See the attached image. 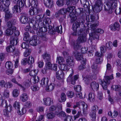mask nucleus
<instances>
[{
  "mask_svg": "<svg viewBox=\"0 0 121 121\" xmlns=\"http://www.w3.org/2000/svg\"><path fill=\"white\" fill-rule=\"evenodd\" d=\"M33 29L36 31L37 35L40 37L44 41H46L47 40L46 33L41 31V29L38 24H35L33 26Z\"/></svg>",
  "mask_w": 121,
  "mask_h": 121,
  "instance_id": "nucleus-1",
  "label": "nucleus"
},
{
  "mask_svg": "<svg viewBox=\"0 0 121 121\" xmlns=\"http://www.w3.org/2000/svg\"><path fill=\"white\" fill-rule=\"evenodd\" d=\"M104 79L101 80V84L103 89L106 90L107 89V85H109L110 82V80L114 78L113 74L110 76H106L104 77Z\"/></svg>",
  "mask_w": 121,
  "mask_h": 121,
  "instance_id": "nucleus-2",
  "label": "nucleus"
},
{
  "mask_svg": "<svg viewBox=\"0 0 121 121\" xmlns=\"http://www.w3.org/2000/svg\"><path fill=\"white\" fill-rule=\"evenodd\" d=\"M78 35H80L77 40L81 43L85 42L87 39L84 29H80L78 32Z\"/></svg>",
  "mask_w": 121,
  "mask_h": 121,
  "instance_id": "nucleus-3",
  "label": "nucleus"
},
{
  "mask_svg": "<svg viewBox=\"0 0 121 121\" xmlns=\"http://www.w3.org/2000/svg\"><path fill=\"white\" fill-rule=\"evenodd\" d=\"M25 4L24 0H18L17 3V4L14 6V10H15L17 12L20 13L21 11Z\"/></svg>",
  "mask_w": 121,
  "mask_h": 121,
  "instance_id": "nucleus-4",
  "label": "nucleus"
},
{
  "mask_svg": "<svg viewBox=\"0 0 121 121\" xmlns=\"http://www.w3.org/2000/svg\"><path fill=\"white\" fill-rule=\"evenodd\" d=\"M51 23V19L48 17H47L45 18L43 21V23L44 25L45 24L46 25H47L48 27V31L49 33L53 34L54 32L53 30V28L52 26L49 25V24Z\"/></svg>",
  "mask_w": 121,
  "mask_h": 121,
  "instance_id": "nucleus-5",
  "label": "nucleus"
},
{
  "mask_svg": "<svg viewBox=\"0 0 121 121\" xmlns=\"http://www.w3.org/2000/svg\"><path fill=\"white\" fill-rule=\"evenodd\" d=\"M90 18L89 16H87L86 18V20L87 21L89 22H92V23H95L96 22L98 21L97 20L99 19L98 16L95 14L91 15L90 16Z\"/></svg>",
  "mask_w": 121,
  "mask_h": 121,
  "instance_id": "nucleus-6",
  "label": "nucleus"
},
{
  "mask_svg": "<svg viewBox=\"0 0 121 121\" xmlns=\"http://www.w3.org/2000/svg\"><path fill=\"white\" fill-rule=\"evenodd\" d=\"M16 20L14 19H12L8 22L7 23V26L11 30H15L16 27L13 26L16 24Z\"/></svg>",
  "mask_w": 121,
  "mask_h": 121,
  "instance_id": "nucleus-7",
  "label": "nucleus"
},
{
  "mask_svg": "<svg viewBox=\"0 0 121 121\" xmlns=\"http://www.w3.org/2000/svg\"><path fill=\"white\" fill-rule=\"evenodd\" d=\"M3 11L5 12V16L4 17L5 20L6 22H7L9 20H11L13 17L12 14L9 11V9L8 8L6 9L3 10Z\"/></svg>",
  "mask_w": 121,
  "mask_h": 121,
  "instance_id": "nucleus-8",
  "label": "nucleus"
},
{
  "mask_svg": "<svg viewBox=\"0 0 121 121\" xmlns=\"http://www.w3.org/2000/svg\"><path fill=\"white\" fill-rule=\"evenodd\" d=\"M110 2H112L111 0H107V1L104 3V10L105 11H108V13H111L112 11L110 5Z\"/></svg>",
  "mask_w": 121,
  "mask_h": 121,
  "instance_id": "nucleus-9",
  "label": "nucleus"
},
{
  "mask_svg": "<svg viewBox=\"0 0 121 121\" xmlns=\"http://www.w3.org/2000/svg\"><path fill=\"white\" fill-rule=\"evenodd\" d=\"M80 43L77 39L76 41L72 40L71 42V45L73 46V48L76 50L81 47Z\"/></svg>",
  "mask_w": 121,
  "mask_h": 121,
  "instance_id": "nucleus-10",
  "label": "nucleus"
},
{
  "mask_svg": "<svg viewBox=\"0 0 121 121\" xmlns=\"http://www.w3.org/2000/svg\"><path fill=\"white\" fill-rule=\"evenodd\" d=\"M66 63L68 66L69 67H73L74 62L73 58L72 57L69 56L66 59Z\"/></svg>",
  "mask_w": 121,
  "mask_h": 121,
  "instance_id": "nucleus-11",
  "label": "nucleus"
},
{
  "mask_svg": "<svg viewBox=\"0 0 121 121\" xmlns=\"http://www.w3.org/2000/svg\"><path fill=\"white\" fill-rule=\"evenodd\" d=\"M73 55L78 60L82 61V59H86L83 57L82 54L81 53L78 52L76 50L73 52Z\"/></svg>",
  "mask_w": 121,
  "mask_h": 121,
  "instance_id": "nucleus-12",
  "label": "nucleus"
},
{
  "mask_svg": "<svg viewBox=\"0 0 121 121\" xmlns=\"http://www.w3.org/2000/svg\"><path fill=\"white\" fill-rule=\"evenodd\" d=\"M44 4L48 8H51L54 6L53 1L52 0H43Z\"/></svg>",
  "mask_w": 121,
  "mask_h": 121,
  "instance_id": "nucleus-13",
  "label": "nucleus"
},
{
  "mask_svg": "<svg viewBox=\"0 0 121 121\" xmlns=\"http://www.w3.org/2000/svg\"><path fill=\"white\" fill-rule=\"evenodd\" d=\"M21 22L23 24L28 23V17L27 15L26 14H24L21 15L20 18Z\"/></svg>",
  "mask_w": 121,
  "mask_h": 121,
  "instance_id": "nucleus-14",
  "label": "nucleus"
},
{
  "mask_svg": "<svg viewBox=\"0 0 121 121\" xmlns=\"http://www.w3.org/2000/svg\"><path fill=\"white\" fill-rule=\"evenodd\" d=\"M96 4V6L95 7V9H97V11L99 12L101 10L103 6L102 0H97Z\"/></svg>",
  "mask_w": 121,
  "mask_h": 121,
  "instance_id": "nucleus-15",
  "label": "nucleus"
},
{
  "mask_svg": "<svg viewBox=\"0 0 121 121\" xmlns=\"http://www.w3.org/2000/svg\"><path fill=\"white\" fill-rule=\"evenodd\" d=\"M110 28L112 31L118 30L120 28L119 24L118 22H115L113 25H111L110 26Z\"/></svg>",
  "mask_w": 121,
  "mask_h": 121,
  "instance_id": "nucleus-16",
  "label": "nucleus"
},
{
  "mask_svg": "<svg viewBox=\"0 0 121 121\" xmlns=\"http://www.w3.org/2000/svg\"><path fill=\"white\" fill-rule=\"evenodd\" d=\"M38 37L37 35H34L32 36V39L29 41V43L31 45L35 46L36 45L37 41H38L37 39Z\"/></svg>",
  "mask_w": 121,
  "mask_h": 121,
  "instance_id": "nucleus-17",
  "label": "nucleus"
},
{
  "mask_svg": "<svg viewBox=\"0 0 121 121\" xmlns=\"http://www.w3.org/2000/svg\"><path fill=\"white\" fill-rule=\"evenodd\" d=\"M91 88L93 91H98L99 88V84L93 81L91 84Z\"/></svg>",
  "mask_w": 121,
  "mask_h": 121,
  "instance_id": "nucleus-18",
  "label": "nucleus"
},
{
  "mask_svg": "<svg viewBox=\"0 0 121 121\" xmlns=\"http://www.w3.org/2000/svg\"><path fill=\"white\" fill-rule=\"evenodd\" d=\"M56 77L59 80L63 79L64 77V73L61 70H59L56 73Z\"/></svg>",
  "mask_w": 121,
  "mask_h": 121,
  "instance_id": "nucleus-19",
  "label": "nucleus"
},
{
  "mask_svg": "<svg viewBox=\"0 0 121 121\" xmlns=\"http://www.w3.org/2000/svg\"><path fill=\"white\" fill-rule=\"evenodd\" d=\"M82 61H81V65H80L78 67V69L79 70H82L85 68V65L86 64V59H82Z\"/></svg>",
  "mask_w": 121,
  "mask_h": 121,
  "instance_id": "nucleus-20",
  "label": "nucleus"
},
{
  "mask_svg": "<svg viewBox=\"0 0 121 121\" xmlns=\"http://www.w3.org/2000/svg\"><path fill=\"white\" fill-rule=\"evenodd\" d=\"M18 42V39L17 37L15 36H11L10 37V42L11 44L13 46L16 45Z\"/></svg>",
  "mask_w": 121,
  "mask_h": 121,
  "instance_id": "nucleus-21",
  "label": "nucleus"
},
{
  "mask_svg": "<svg viewBox=\"0 0 121 121\" xmlns=\"http://www.w3.org/2000/svg\"><path fill=\"white\" fill-rule=\"evenodd\" d=\"M80 21L78 22L77 21L73 24L72 26V29L73 31H77L78 28L80 27Z\"/></svg>",
  "mask_w": 121,
  "mask_h": 121,
  "instance_id": "nucleus-22",
  "label": "nucleus"
},
{
  "mask_svg": "<svg viewBox=\"0 0 121 121\" xmlns=\"http://www.w3.org/2000/svg\"><path fill=\"white\" fill-rule=\"evenodd\" d=\"M80 2L84 8L89 9L90 5L88 1L86 0H80Z\"/></svg>",
  "mask_w": 121,
  "mask_h": 121,
  "instance_id": "nucleus-23",
  "label": "nucleus"
},
{
  "mask_svg": "<svg viewBox=\"0 0 121 121\" xmlns=\"http://www.w3.org/2000/svg\"><path fill=\"white\" fill-rule=\"evenodd\" d=\"M42 57L45 61H49L51 60V57L50 55L46 52H45L42 55Z\"/></svg>",
  "mask_w": 121,
  "mask_h": 121,
  "instance_id": "nucleus-24",
  "label": "nucleus"
},
{
  "mask_svg": "<svg viewBox=\"0 0 121 121\" xmlns=\"http://www.w3.org/2000/svg\"><path fill=\"white\" fill-rule=\"evenodd\" d=\"M52 65L50 61L47 62L46 63L45 68L43 71L44 72H43V73H45L46 72V71L47 70L51 69Z\"/></svg>",
  "mask_w": 121,
  "mask_h": 121,
  "instance_id": "nucleus-25",
  "label": "nucleus"
},
{
  "mask_svg": "<svg viewBox=\"0 0 121 121\" xmlns=\"http://www.w3.org/2000/svg\"><path fill=\"white\" fill-rule=\"evenodd\" d=\"M43 100L44 102V104L47 106H50L51 103H53L51 101V99L50 98H44Z\"/></svg>",
  "mask_w": 121,
  "mask_h": 121,
  "instance_id": "nucleus-26",
  "label": "nucleus"
},
{
  "mask_svg": "<svg viewBox=\"0 0 121 121\" xmlns=\"http://www.w3.org/2000/svg\"><path fill=\"white\" fill-rule=\"evenodd\" d=\"M48 86H46V90L48 92L52 91L54 88L55 85L54 83H51L49 85H47Z\"/></svg>",
  "mask_w": 121,
  "mask_h": 121,
  "instance_id": "nucleus-27",
  "label": "nucleus"
},
{
  "mask_svg": "<svg viewBox=\"0 0 121 121\" xmlns=\"http://www.w3.org/2000/svg\"><path fill=\"white\" fill-rule=\"evenodd\" d=\"M62 26L61 25L54 27V30H53L54 31L53 33V34H53L55 32H56L58 33L61 34L62 33Z\"/></svg>",
  "mask_w": 121,
  "mask_h": 121,
  "instance_id": "nucleus-28",
  "label": "nucleus"
},
{
  "mask_svg": "<svg viewBox=\"0 0 121 121\" xmlns=\"http://www.w3.org/2000/svg\"><path fill=\"white\" fill-rule=\"evenodd\" d=\"M88 100L90 102H93L95 101V95L94 93L90 92L88 95Z\"/></svg>",
  "mask_w": 121,
  "mask_h": 121,
  "instance_id": "nucleus-29",
  "label": "nucleus"
},
{
  "mask_svg": "<svg viewBox=\"0 0 121 121\" xmlns=\"http://www.w3.org/2000/svg\"><path fill=\"white\" fill-rule=\"evenodd\" d=\"M28 98L27 94L26 93H23L21 96L20 99L22 101L25 102L27 100Z\"/></svg>",
  "mask_w": 121,
  "mask_h": 121,
  "instance_id": "nucleus-30",
  "label": "nucleus"
},
{
  "mask_svg": "<svg viewBox=\"0 0 121 121\" xmlns=\"http://www.w3.org/2000/svg\"><path fill=\"white\" fill-rule=\"evenodd\" d=\"M111 0L112 1V2H111L110 5L112 10L115 9L117 6V1L114 0Z\"/></svg>",
  "mask_w": 121,
  "mask_h": 121,
  "instance_id": "nucleus-31",
  "label": "nucleus"
},
{
  "mask_svg": "<svg viewBox=\"0 0 121 121\" xmlns=\"http://www.w3.org/2000/svg\"><path fill=\"white\" fill-rule=\"evenodd\" d=\"M2 2L4 4V5L3 6V10H4V9H6L7 8L9 9V6L10 4V0H5L4 2L3 1Z\"/></svg>",
  "mask_w": 121,
  "mask_h": 121,
  "instance_id": "nucleus-32",
  "label": "nucleus"
},
{
  "mask_svg": "<svg viewBox=\"0 0 121 121\" xmlns=\"http://www.w3.org/2000/svg\"><path fill=\"white\" fill-rule=\"evenodd\" d=\"M68 66L67 65L64 64H60V66H59V68L61 71H66L68 70Z\"/></svg>",
  "mask_w": 121,
  "mask_h": 121,
  "instance_id": "nucleus-33",
  "label": "nucleus"
},
{
  "mask_svg": "<svg viewBox=\"0 0 121 121\" xmlns=\"http://www.w3.org/2000/svg\"><path fill=\"white\" fill-rule=\"evenodd\" d=\"M48 81L49 79L48 78H44L41 80L40 83L42 85H44L45 86H46L48 84Z\"/></svg>",
  "mask_w": 121,
  "mask_h": 121,
  "instance_id": "nucleus-34",
  "label": "nucleus"
},
{
  "mask_svg": "<svg viewBox=\"0 0 121 121\" xmlns=\"http://www.w3.org/2000/svg\"><path fill=\"white\" fill-rule=\"evenodd\" d=\"M76 0H67L66 4L67 6H70L72 4L75 5L77 3Z\"/></svg>",
  "mask_w": 121,
  "mask_h": 121,
  "instance_id": "nucleus-35",
  "label": "nucleus"
},
{
  "mask_svg": "<svg viewBox=\"0 0 121 121\" xmlns=\"http://www.w3.org/2000/svg\"><path fill=\"white\" fill-rule=\"evenodd\" d=\"M26 112V110L24 108H23L20 110V108L17 110V113L18 115H22Z\"/></svg>",
  "mask_w": 121,
  "mask_h": 121,
  "instance_id": "nucleus-36",
  "label": "nucleus"
},
{
  "mask_svg": "<svg viewBox=\"0 0 121 121\" xmlns=\"http://www.w3.org/2000/svg\"><path fill=\"white\" fill-rule=\"evenodd\" d=\"M90 116L92 120L95 121L96 117V112L95 111H91L90 114Z\"/></svg>",
  "mask_w": 121,
  "mask_h": 121,
  "instance_id": "nucleus-37",
  "label": "nucleus"
},
{
  "mask_svg": "<svg viewBox=\"0 0 121 121\" xmlns=\"http://www.w3.org/2000/svg\"><path fill=\"white\" fill-rule=\"evenodd\" d=\"M15 48L14 46H12L11 45H10L6 47V50L8 52H13Z\"/></svg>",
  "mask_w": 121,
  "mask_h": 121,
  "instance_id": "nucleus-38",
  "label": "nucleus"
},
{
  "mask_svg": "<svg viewBox=\"0 0 121 121\" xmlns=\"http://www.w3.org/2000/svg\"><path fill=\"white\" fill-rule=\"evenodd\" d=\"M92 23L90 26L91 28V30H94L96 28L97 26L99 25V21H96V23Z\"/></svg>",
  "mask_w": 121,
  "mask_h": 121,
  "instance_id": "nucleus-39",
  "label": "nucleus"
},
{
  "mask_svg": "<svg viewBox=\"0 0 121 121\" xmlns=\"http://www.w3.org/2000/svg\"><path fill=\"white\" fill-rule=\"evenodd\" d=\"M13 66L12 63L10 61L7 62L5 64L6 68L8 69H10L12 68Z\"/></svg>",
  "mask_w": 121,
  "mask_h": 121,
  "instance_id": "nucleus-40",
  "label": "nucleus"
},
{
  "mask_svg": "<svg viewBox=\"0 0 121 121\" xmlns=\"http://www.w3.org/2000/svg\"><path fill=\"white\" fill-rule=\"evenodd\" d=\"M23 40L24 41H28L29 40L30 35L27 32L25 33L23 35Z\"/></svg>",
  "mask_w": 121,
  "mask_h": 121,
  "instance_id": "nucleus-41",
  "label": "nucleus"
},
{
  "mask_svg": "<svg viewBox=\"0 0 121 121\" xmlns=\"http://www.w3.org/2000/svg\"><path fill=\"white\" fill-rule=\"evenodd\" d=\"M31 84V82L29 80H28L24 82L23 85L22 86L24 87L25 89V88H28L30 86Z\"/></svg>",
  "mask_w": 121,
  "mask_h": 121,
  "instance_id": "nucleus-42",
  "label": "nucleus"
},
{
  "mask_svg": "<svg viewBox=\"0 0 121 121\" xmlns=\"http://www.w3.org/2000/svg\"><path fill=\"white\" fill-rule=\"evenodd\" d=\"M15 30H11L10 29H7L5 31V34L7 36H11L13 33V32Z\"/></svg>",
  "mask_w": 121,
  "mask_h": 121,
  "instance_id": "nucleus-43",
  "label": "nucleus"
},
{
  "mask_svg": "<svg viewBox=\"0 0 121 121\" xmlns=\"http://www.w3.org/2000/svg\"><path fill=\"white\" fill-rule=\"evenodd\" d=\"M29 13L30 14L31 16L36 15V10L35 9V8H30L29 10Z\"/></svg>",
  "mask_w": 121,
  "mask_h": 121,
  "instance_id": "nucleus-44",
  "label": "nucleus"
},
{
  "mask_svg": "<svg viewBox=\"0 0 121 121\" xmlns=\"http://www.w3.org/2000/svg\"><path fill=\"white\" fill-rule=\"evenodd\" d=\"M57 6L59 7H61L64 5L65 2L64 0H58L56 2Z\"/></svg>",
  "mask_w": 121,
  "mask_h": 121,
  "instance_id": "nucleus-45",
  "label": "nucleus"
},
{
  "mask_svg": "<svg viewBox=\"0 0 121 121\" xmlns=\"http://www.w3.org/2000/svg\"><path fill=\"white\" fill-rule=\"evenodd\" d=\"M38 72V70L34 69L31 70L30 72V75L33 77L36 76Z\"/></svg>",
  "mask_w": 121,
  "mask_h": 121,
  "instance_id": "nucleus-46",
  "label": "nucleus"
},
{
  "mask_svg": "<svg viewBox=\"0 0 121 121\" xmlns=\"http://www.w3.org/2000/svg\"><path fill=\"white\" fill-rule=\"evenodd\" d=\"M27 64L28 65L32 64L34 62V58L31 56L27 58Z\"/></svg>",
  "mask_w": 121,
  "mask_h": 121,
  "instance_id": "nucleus-47",
  "label": "nucleus"
},
{
  "mask_svg": "<svg viewBox=\"0 0 121 121\" xmlns=\"http://www.w3.org/2000/svg\"><path fill=\"white\" fill-rule=\"evenodd\" d=\"M13 107L17 110L20 109V102H19L15 101L13 105Z\"/></svg>",
  "mask_w": 121,
  "mask_h": 121,
  "instance_id": "nucleus-48",
  "label": "nucleus"
},
{
  "mask_svg": "<svg viewBox=\"0 0 121 121\" xmlns=\"http://www.w3.org/2000/svg\"><path fill=\"white\" fill-rule=\"evenodd\" d=\"M31 52V49H26L24 53V56L27 57L30 54Z\"/></svg>",
  "mask_w": 121,
  "mask_h": 121,
  "instance_id": "nucleus-49",
  "label": "nucleus"
},
{
  "mask_svg": "<svg viewBox=\"0 0 121 121\" xmlns=\"http://www.w3.org/2000/svg\"><path fill=\"white\" fill-rule=\"evenodd\" d=\"M75 9V7L74 6H70L68 7L66 9V10L67 12L70 13L72 12Z\"/></svg>",
  "mask_w": 121,
  "mask_h": 121,
  "instance_id": "nucleus-50",
  "label": "nucleus"
},
{
  "mask_svg": "<svg viewBox=\"0 0 121 121\" xmlns=\"http://www.w3.org/2000/svg\"><path fill=\"white\" fill-rule=\"evenodd\" d=\"M78 78V75H75L73 78H72V79L70 81L71 82V83L73 85H74L75 84V81L77 80Z\"/></svg>",
  "mask_w": 121,
  "mask_h": 121,
  "instance_id": "nucleus-51",
  "label": "nucleus"
},
{
  "mask_svg": "<svg viewBox=\"0 0 121 121\" xmlns=\"http://www.w3.org/2000/svg\"><path fill=\"white\" fill-rule=\"evenodd\" d=\"M65 60L62 57L59 56L57 57V58L56 63L59 64H61V62H64Z\"/></svg>",
  "mask_w": 121,
  "mask_h": 121,
  "instance_id": "nucleus-52",
  "label": "nucleus"
},
{
  "mask_svg": "<svg viewBox=\"0 0 121 121\" xmlns=\"http://www.w3.org/2000/svg\"><path fill=\"white\" fill-rule=\"evenodd\" d=\"M76 12L77 13H79L80 14H82V16H83V15L84 13L83 11V9L82 8H78L77 9H75Z\"/></svg>",
  "mask_w": 121,
  "mask_h": 121,
  "instance_id": "nucleus-53",
  "label": "nucleus"
},
{
  "mask_svg": "<svg viewBox=\"0 0 121 121\" xmlns=\"http://www.w3.org/2000/svg\"><path fill=\"white\" fill-rule=\"evenodd\" d=\"M11 81H12L14 83L17 84L19 86L21 87V88H22V90L23 91H25V88L23 86H22V85L19 84L17 83V82L16 81L15 78H14L12 79L11 80Z\"/></svg>",
  "mask_w": 121,
  "mask_h": 121,
  "instance_id": "nucleus-54",
  "label": "nucleus"
},
{
  "mask_svg": "<svg viewBox=\"0 0 121 121\" xmlns=\"http://www.w3.org/2000/svg\"><path fill=\"white\" fill-rule=\"evenodd\" d=\"M21 47L23 49H27L29 47V43H27L23 42L21 44Z\"/></svg>",
  "mask_w": 121,
  "mask_h": 121,
  "instance_id": "nucleus-55",
  "label": "nucleus"
},
{
  "mask_svg": "<svg viewBox=\"0 0 121 121\" xmlns=\"http://www.w3.org/2000/svg\"><path fill=\"white\" fill-rule=\"evenodd\" d=\"M74 90L76 92H80L81 90V86L80 85H78L77 86H75Z\"/></svg>",
  "mask_w": 121,
  "mask_h": 121,
  "instance_id": "nucleus-56",
  "label": "nucleus"
},
{
  "mask_svg": "<svg viewBox=\"0 0 121 121\" xmlns=\"http://www.w3.org/2000/svg\"><path fill=\"white\" fill-rule=\"evenodd\" d=\"M66 12V9L64 8L60 9L58 11V13L60 14H64Z\"/></svg>",
  "mask_w": 121,
  "mask_h": 121,
  "instance_id": "nucleus-57",
  "label": "nucleus"
},
{
  "mask_svg": "<svg viewBox=\"0 0 121 121\" xmlns=\"http://www.w3.org/2000/svg\"><path fill=\"white\" fill-rule=\"evenodd\" d=\"M32 80V82L34 84L37 83L39 80L38 77L36 76L33 77Z\"/></svg>",
  "mask_w": 121,
  "mask_h": 121,
  "instance_id": "nucleus-58",
  "label": "nucleus"
},
{
  "mask_svg": "<svg viewBox=\"0 0 121 121\" xmlns=\"http://www.w3.org/2000/svg\"><path fill=\"white\" fill-rule=\"evenodd\" d=\"M13 85L12 83L9 82H7L4 86V87L6 88H9L12 87Z\"/></svg>",
  "mask_w": 121,
  "mask_h": 121,
  "instance_id": "nucleus-59",
  "label": "nucleus"
},
{
  "mask_svg": "<svg viewBox=\"0 0 121 121\" xmlns=\"http://www.w3.org/2000/svg\"><path fill=\"white\" fill-rule=\"evenodd\" d=\"M13 96L15 97H17L19 95V92L17 89H14L12 92Z\"/></svg>",
  "mask_w": 121,
  "mask_h": 121,
  "instance_id": "nucleus-60",
  "label": "nucleus"
},
{
  "mask_svg": "<svg viewBox=\"0 0 121 121\" xmlns=\"http://www.w3.org/2000/svg\"><path fill=\"white\" fill-rule=\"evenodd\" d=\"M81 105H82L83 109V111L84 112L85 110H86L87 108L88 105L84 102H82L81 103Z\"/></svg>",
  "mask_w": 121,
  "mask_h": 121,
  "instance_id": "nucleus-61",
  "label": "nucleus"
},
{
  "mask_svg": "<svg viewBox=\"0 0 121 121\" xmlns=\"http://www.w3.org/2000/svg\"><path fill=\"white\" fill-rule=\"evenodd\" d=\"M71 13H70L69 14V16L71 18L70 22L71 23H73L75 21L77 18L76 17H74V15H71Z\"/></svg>",
  "mask_w": 121,
  "mask_h": 121,
  "instance_id": "nucleus-62",
  "label": "nucleus"
},
{
  "mask_svg": "<svg viewBox=\"0 0 121 121\" xmlns=\"http://www.w3.org/2000/svg\"><path fill=\"white\" fill-rule=\"evenodd\" d=\"M55 114L52 112L48 113L47 114V116L48 119H52L55 116Z\"/></svg>",
  "mask_w": 121,
  "mask_h": 121,
  "instance_id": "nucleus-63",
  "label": "nucleus"
},
{
  "mask_svg": "<svg viewBox=\"0 0 121 121\" xmlns=\"http://www.w3.org/2000/svg\"><path fill=\"white\" fill-rule=\"evenodd\" d=\"M65 121H74L71 116L67 115L65 117L64 119Z\"/></svg>",
  "mask_w": 121,
  "mask_h": 121,
  "instance_id": "nucleus-64",
  "label": "nucleus"
}]
</instances>
